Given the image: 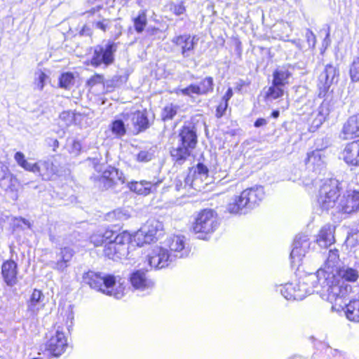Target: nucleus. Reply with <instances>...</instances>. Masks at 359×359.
Returning <instances> with one entry per match:
<instances>
[{
	"label": "nucleus",
	"mask_w": 359,
	"mask_h": 359,
	"mask_svg": "<svg viewBox=\"0 0 359 359\" xmlns=\"http://www.w3.org/2000/svg\"><path fill=\"white\" fill-rule=\"evenodd\" d=\"M339 257L338 251L337 250L329 251V255L327 260L325 262L324 266L320 268L318 271H323L324 274L322 275V285L325 287V291L327 293L323 292V296L326 295L327 301L335 302L337 305L341 306L343 305V297L344 296L351 290L352 287L351 285L345 283L339 284L336 277V273L337 272V268L336 264Z\"/></svg>",
	"instance_id": "1"
},
{
	"label": "nucleus",
	"mask_w": 359,
	"mask_h": 359,
	"mask_svg": "<svg viewBox=\"0 0 359 359\" xmlns=\"http://www.w3.org/2000/svg\"><path fill=\"white\" fill-rule=\"evenodd\" d=\"M83 281L92 289L102 293L121 299L125 294V281L112 275H102L101 273L89 271L83 275Z\"/></svg>",
	"instance_id": "2"
},
{
	"label": "nucleus",
	"mask_w": 359,
	"mask_h": 359,
	"mask_svg": "<svg viewBox=\"0 0 359 359\" xmlns=\"http://www.w3.org/2000/svg\"><path fill=\"white\" fill-rule=\"evenodd\" d=\"M14 159L19 166L24 170L33 172L45 181L53 180L59 175L58 167L49 159H41L34 163L28 162L25 154L18 151Z\"/></svg>",
	"instance_id": "3"
},
{
	"label": "nucleus",
	"mask_w": 359,
	"mask_h": 359,
	"mask_svg": "<svg viewBox=\"0 0 359 359\" xmlns=\"http://www.w3.org/2000/svg\"><path fill=\"white\" fill-rule=\"evenodd\" d=\"M324 272L322 271H317L316 273H309L302 278L297 283H295L296 292L293 296H289L290 298H293L295 300H302L307 295L313 292L319 293L322 298L327 300L326 295L323 296V292L327 293L325 291V287L322 285V275Z\"/></svg>",
	"instance_id": "4"
},
{
	"label": "nucleus",
	"mask_w": 359,
	"mask_h": 359,
	"mask_svg": "<svg viewBox=\"0 0 359 359\" xmlns=\"http://www.w3.org/2000/svg\"><path fill=\"white\" fill-rule=\"evenodd\" d=\"M340 189H341V183L336 179H327L320 186L317 205L323 211H327L330 208L336 210V203Z\"/></svg>",
	"instance_id": "5"
},
{
	"label": "nucleus",
	"mask_w": 359,
	"mask_h": 359,
	"mask_svg": "<svg viewBox=\"0 0 359 359\" xmlns=\"http://www.w3.org/2000/svg\"><path fill=\"white\" fill-rule=\"evenodd\" d=\"M132 241V236L127 231L118 233L113 241L108 242L104 248V255L113 260L127 257L129 254V244Z\"/></svg>",
	"instance_id": "6"
},
{
	"label": "nucleus",
	"mask_w": 359,
	"mask_h": 359,
	"mask_svg": "<svg viewBox=\"0 0 359 359\" xmlns=\"http://www.w3.org/2000/svg\"><path fill=\"white\" fill-rule=\"evenodd\" d=\"M218 226L217 213L212 210L205 209L197 216L193 226V231L198 235V238L206 239L207 236L212 233Z\"/></svg>",
	"instance_id": "7"
},
{
	"label": "nucleus",
	"mask_w": 359,
	"mask_h": 359,
	"mask_svg": "<svg viewBox=\"0 0 359 359\" xmlns=\"http://www.w3.org/2000/svg\"><path fill=\"white\" fill-rule=\"evenodd\" d=\"M143 260L147 269H161L169 266L173 262L168 250L159 245L148 248L144 252Z\"/></svg>",
	"instance_id": "8"
},
{
	"label": "nucleus",
	"mask_w": 359,
	"mask_h": 359,
	"mask_svg": "<svg viewBox=\"0 0 359 359\" xmlns=\"http://www.w3.org/2000/svg\"><path fill=\"white\" fill-rule=\"evenodd\" d=\"M118 43L109 40L105 44L97 45L93 48L90 64L94 67L103 65L107 67L114 61V53L116 52Z\"/></svg>",
	"instance_id": "9"
},
{
	"label": "nucleus",
	"mask_w": 359,
	"mask_h": 359,
	"mask_svg": "<svg viewBox=\"0 0 359 359\" xmlns=\"http://www.w3.org/2000/svg\"><path fill=\"white\" fill-rule=\"evenodd\" d=\"M359 210V191L347 190L342 195H339L336 203V212L349 215Z\"/></svg>",
	"instance_id": "10"
},
{
	"label": "nucleus",
	"mask_w": 359,
	"mask_h": 359,
	"mask_svg": "<svg viewBox=\"0 0 359 359\" xmlns=\"http://www.w3.org/2000/svg\"><path fill=\"white\" fill-rule=\"evenodd\" d=\"M163 244L173 262L177 258L187 257L190 252L186 238L182 235H172L166 238Z\"/></svg>",
	"instance_id": "11"
},
{
	"label": "nucleus",
	"mask_w": 359,
	"mask_h": 359,
	"mask_svg": "<svg viewBox=\"0 0 359 359\" xmlns=\"http://www.w3.org/2000/svg\"><path fill=\"white\" fill-rule=\"evenodd\" d=\"M339 75V72L336 67L332 65H327L325 67L318 77V97H325L329 93L330 86L337 81Z\"/></svg>",
	"instance_id": "12"
},
{
	"label": "nucleus",
	"mask_w": 359,
	"mask_h": 359,
	"mask_svg": "<svg viewBox=\"0 0 359 359\" xmlns=\"http://www.w3.org/2000/svg\"><path fill=\"white\" fill-rule=\"evenodd\" d=\"M351 292V290L348 291L343 297V305L339 306L336 304L335 302H330L332 304V310L339 311L346 309L345 313L348 319L351 321L358 322L359 321V292L358 294L357 299L350 300L348 303V295Z\"/></svg>",
	"instance_id": "13"
},
{
	"label": "nucleus",
	"mask_w": 359,
	"mask_h": 359,
	"mask_svg": "<svg viewBox=\"0 0 359 359\" xmlns=\"http://www.w3.org/2000/svg\"><path fill=\"white\" fill-rule=\"evenodd\" d=\"M311 242L308 236L305 234H299L296 236L290 257L292 262L294 264H299L302 259L309 252L310 249Z\"/></svg>",
	"instance_id": "14"
},
{
	"label": "nucleus",
	"mask_w": 359,
	"mask_h": 359,
	"mask_svg": "<svg viewBox=\"0 0 359 359\" xmlns=\"http://www.w3.org/2000/svg\"><path fill=\"white\" fill-rule=\"evenodd\" d=\"M130 282L135 290L142 292L143 295L149 293L154 287V282L147 278L146 273L137 270L131 273Z\"/></svg>",
	"instance_id": "15"
},
{
	"label": "nucleus",
	"mask_w": 359,
	"mask_h": 359,
	"mask_svg": "<svg viewBox=\"0 0 359 359\" xmlns=\"http://www.w3.org/2000/svg\"><path fill=\"white\" fill-rule=\"evenodd\" d=\"M172 42L179 48L184 57H189L194 53L195 47L198 43V39L190 34H183L175 36Z\"/></svg>",
	"instance_id": "16"
},
{
	"label": "nucleus",
	"mask_w": 359,
	"mask_h": 359,
	"mask_svg": "<svg viewBox=\"0 0 359 359\" xmlns=\"http://www.w3.org/2000/svg\"><path fill=\"white\" fill-rule=\"evenodd\" d=\"M67 346L68 344L65 334L59 328L56 330L55 335L52 336L46 344L47 351L55 357L61 355Z\"/></svg>",
	"instance_id": "17"
},
{
	"label": "nucleus",
	"mask_w": 359,
	"mask_h": 359,
	"mask_svg": "<svg viewBox=\"0 0 359 359\" xmlns=\"http://www.w3.org/2000/svg\"><path fill=\"white\" fill-rule=\"evenodd\" d=\"M213 90V79L210 76L203 79L200 83L191 84L180 91L183 95L191 97L194 94L206 95Z\"/></svg>",
	"instance_id": "18"
},
{
	"label": "nucleus",
	"mask_w": 359,
	"mask_h": 359,
	"mask_svg": "<svg viewBox=\"0 0 359 359\" xmlns=\"http://www.w3.org/2000/svg\"><path fill=\"white\" fill-rule=\"evenodd\" d=\"M264 196V190L261 186L247 189L241 192V198L245 200L248 210L258 205Z\"/></svg>",
	"instance_id": "19"
},
{
	"label": "nucleus",
	"mask_w": 359,
	"mask_h": 359,
	"mask_svg": "<svg viewBox=\"0 0 359 359\" xmlns=\"http://www.w3.org/2000/svg\"><path fill=\"white\" fill-rule=\"evenodd\" d=\"M341 157L349 165H359V140L348 143L341 153Z\"/></svg>",
	"instance_id": "20"
},
{
	"label": "nucleus",
	"mask_w": 359,
	"mask_h": 359,
	"mask_svg": "<svg viewBox=\"0 0 359 359\" xmlns=\"http://www.w3.org/2000/svg\"><path fill=\"white\" fill-rule=\"evenodd\" d=\"M325 156L323 150H315L307 154L305 163L307 167L312 169L313 172L320 173L325 168Z\"/></svg>",
	"instance_id": "21"
},
{
	"label": "nucleus",
	"mask_w": 359,
	"mask_h": 359,
	"mask_svg": "<svg viewBox=\"0 0 359 359\" xmlns=\"http://www.w3.org/2000/svg\"><path fill=\"white\" fill-rule=\"evenodd\" d=\"M193 149L197 144V135L194 126H184L178 135V142Z\"/></svg>",
	"instance_id": "22"
},
{
	"label": "nucleus",
	"mask_w": 359,
	"mask_h": 359,
	"mask_svg": "<svg viewBox=\"0 0 359 359\" xmlns=\"http://www.w3.org/2000/svg\"><path fill=\"white\" fill-rule=\"evenodd\" d=\"M74 254V250L69 247L61 248L60 252L57 255V261L52 262L50 263V266L60 272L65 271L69 266Z\"/></svg>",
	"instance_id": "23"
},
{
	"label": "nucleus",
	"mask_w": 359,
	"mask_h": 359,
	"mask_svg": "<svg viewBox=\"0 0 359 359\" xmlns=\"http://www.w3.org/2000/svg\"><path fill=\"white\" fill-rule=\"evenodd\" d=\"M18 179L10 172L8 166L1 167L0 186L6 191L13 192L17 190Z\"/></svg>",
	"instance_id": "24"
},
{
	"label": "nucleus",
	"mask_w": 359,
	"mask_h": 359,
	"mask_svg": "<svg viewBox=\"0 0 359 359\" xmlns=\"http://www.w3.org/2000/svg\"><path fill=\"white\" fill-rule=\"evenodd\" d=\"M160 182H151L142 180L140 182H131L128 184L130 191L140 195L147 196L156 190Z\"/></svg>",
	"instance_id": "25"
},
{
	"label": "nucleus",
	"mask_w": 359,
	"mask_h": 359,
	"mask_svg": "<svg viewBox=\"0 0 359 359\" xmlns=\"http://www.w3.org/2000/svg\"><path fill=\"white\" fill-rule=\"evenodd\" d=\"M342 133L344 139L359 137V114L348 118L344 125Z\"/></svg>",
	"instance_id": "26"
},
{
	"label": "nucleus",
	"mask_w": 359,
	"mask_h": 359,
	"mask_svg": "<svg viewBox=\"0 0 359 359\" xmlns=\"http://www.w3.org/2000/svg\"><path fill=\"white\" fill-rule=\"evenodd\" d=\"M334 227L330 224H326L321 228L316 239L320 247L326 248L334 243Z\"/></svg>",
	"instance_id": "27"
},
{
	"label": "nucleus",
	"mask_w": 359,
	"mask_h": 359,
	"mask_svg": "<svg viewBox=\"0 0 359 359\" xmlns=\"http://www.w3.org/2000/svg\"><path fill=\"white\" fill-rule=\"evenodd\" d=\"M45 306L44 296L41 291L34 290L30 299L28 302L27 310L32 316L37 315L39 311Z\"/></svg>",
	"instance_id": "28"
},
{
	"label": "nucleus",
	"mask_w": 359,
	"mask_h": 359,
	"mask_svg": "<svg viewBox=\"0 0 359 359\" xmlns=\"http://www.w3.org/2000/svg\"><path fill=\"white\" fill-rule=\"evenodd\" d=\"M1 272L5 282L8 285H13L16 282L17 264L13 260H8L4 262Z\"/></svg>",
	"instance_id": "29"
},
{
	"label": "nucleus",
	"mask_w": 359,
	"mask_h": 359,
	"mask_svg": "<svg viewBox=\"0 0 359 359\" xmlns=\"http://www.w3.org/2000/svg\"><path fill=\"white\" fill-rule=\"evenodd\" d=\"M191 150L189 147L177 143L173 146L170 150V155L172 160L178 165H182L185 161L190 156Z\"/></svg>",
	"instance_id": "30"
},
{
	"label": "nucleus",
	"mask_w": 359,
	"mask_h": 359,
	"mask_svg": "<svg viewBox=\"0 0 359 359\" xmlns=\"http://www.w3.org/2000/svg\"><path fill=\"white\" fill-rule=\"evenodd\" d=\"M142 232L147 235V241H152L156 238L158 231L163 229V224L158 220L149 219L142 226Z\"/></svg>",
	"instance_id": "31"
},
{
	"label": "nucleus",
	"mask_w": 359,
	"mask_h": 359,
	"mask_svg": "<svg viewBox=\"0 0 359 359\" xmlns=\"http://www.w3.org/2000/svg\"><path fill=\"white\" fill-rule=\"evenodd\" d=\"M227 211L231 214H245L248 208L245 204V200L241 198V194L236 196L229 203L226 207Z\"/></svg>",
	"instance_id": "32"
},
{
	"label": "nucleus",
	"mask_w": 359,
	"mask_h": 359,
	"mask_svg": "<svg viewBox=\"0 0 359 359\" xmlns=\"http://www.w3.org/2000/svg\"><path fill=\"white\" fill-rule=\"evenodd\" d=\"M131 121L138 131L145 130L149 127V120L145 111H137L132 114Z\"/></svg>",
	"instance_id": "33"
},
{
	"label": "nucleus",
	"mask_w": 359,
	"mask_h": 359,
	"mask_svg": "<svg viewBox=\"0 0 359 359\" xmlns=\"http://www.w3.org/2000/svg\"><path fill=\"white\" fill-rule=\"evenodd\" d=\"M290 76L291 73L287 68L284 67H280L273 72L272 82L273 84L283 87L286 83H287V80Z\"/></svg>",
	"instance_id": "34"
},
{
	"label": "nucleus",
	"mask_w": 359,
	"mask_h": 359,
	"mask_svg": "<svg viewBox=\"0 0 359 359\" xmlns=\"http://www.w3.org/2000/svg\"><path fill=\"white\" fill-rule=\"evenodd\" d=\"M339 276L346 281L355 282L359 277V273L358 270L351 267H342L341 269H337Z\"/></svg>",
	"instance_id": "35"
},
{
	"label": "nucleus",
	"mask_w": 359,
	"mask_h": 359,
	"mask_svg": "<svg viewBox=\"0 0 359 359\" xmlns=\"http://www.w3.org/2000/svg\"><path fill=\"white\" fill-rule=\"evenodd\" d=\"M109 128L112 134L116 138H121L126 133V125L121 119L113 121L110 124Z\"/></svg>",
	"instance_id": "36"
},
{
	"label": "nucleus",
	"mask_w": 359,
	"mask_h": 359,
	"mask_svg": "<svg viewBox=\"0 0 359 359\" xmlns=\"http://www.w3.org/2000/svg\"><path fill=\"white\" fill-rule=\"evenodd\" d=\"M134 27L137 33H142L147 23L146 11L142 10L137 17L133 18Z\"/></svg>",
	"instance_id": "37"
},
{
	"label": "nucleus",
	"mask_w": 359,
	"mask_h": 359,
	"mask_svg": "<svg viewBox=\"0 0 359 359\" xmlns=\"http://www.w3.org/2000/svg\"><path fill=\"white\" fill-rule=\"evenodd\" d=\"M110 170H111L112 173L110 180L107 182V185H104L106 188L111 187L114 184H117L118 182H120L121 184L126 182V177L122 172L114 167L111 168Z\"/></svg>",
	"instance_id": "38"
},
{
	"label": "nucleus",
	"mask_w": 359,
	"mask_h": 359,
	"mask_svg": "<svg viewBox=\"0 0 359 359\" xmlns=\"http://www.w3.org/2000/svg\"><path fill=\"white\" fill-rule=\"evenodd\" d=\"M325 353L328 359H353L345 352L339 349L332 348L330 346H327L325 348Z\"/></svg>",
	"instance_id": "39"
},
{
	"label": "nucleus",
	"mask_w": 359,
	"mask_h": 359,
	"mask_svg": "<svg viewBox=\"0 0 359 359\" xmlns=\"http://www.w3.org/2000/svg\"><path fill=\"white\" fill-rule=\"evenodd\" d=\"M283 86L273 84L272 82V85L268 88L266 93V98L271 100H276L281 97L283 95Z\"/></svg>",
	"instance_id": "40"
},
{
	"label": "nucleus",
	"mask_w": 359,
	"mask_h": 359,
	"mask_svg": "<svg viewBox=\"0 0 359 359\" xmlns=\"http://www.w3.org/2000/svg\"><path fill=\"white\" fill-rule=\"evenodd\" d=\"M193 181L194 180L191 181L189 176H178L175 181V190L180 191L182 189H185L187 187L192 186Z\"/></svg>",
	"instance_id": "41"
},
{
	"label": "nucleus",
	"mask_w": 359,
	"mask_h": 359,
	"mask_svg": "<svg viewBox=\"0 0 359 359\" xmlns=\"http://www.w3.org/2000/svg\"><path fill=\"white\" fill-rule=\"evenodd\" d=\"M74 83V76L72 73H63L60 77V86L65 89H70Z\"/></svg>",
	"instance_id": "42"
},
{
	"label": "nucleus",
	"mask_w": 359,
	"mask_h": 359,
	"mask_svg": "<svg viewBox=\"0 0 359 359\" xmlns=\"http://www.w3.org/2000/svg\"><path fill=\"white\" fill-rule=\"evenodd\" d=\"M280 292L284 298L287 300H294L293 298H290L289 296H293L296 292V287L294 283H286L284 285H280Z\"/></svg>",
	"instance_id": "43"
},
{
	"label": "nucleus",
	"mask_w": 359,
	"mask_h": 359,
	"mask_svg": "<svg viewBox=\"0 0 359 359\" xmlns=\"http://www.w3.org/2000/svg\"><path fill=\"white\" fill-rule=\"evenodd\" d=\"M349 75L352 81H359V57L354 58L350 65Z\"/></svg>",
	"instance_id": "44"
},
{
	"label": "nucleus",
	"mask_w": 359,
	"mask_h": 359,
	"mask_svg": "<svg viewBox=\"0 0 359 359\" xmlns=\"http://www.w3.org/2000/svg\"><path fill=\"white\" fill-rule=\"evenodd\" d=\"M178 110V107L177 105H173L170 104L164 107L162 111V118L163 121L171 120L176 115Z\"/></svg>",
	"instance_id": "45"
},
{
	"label": "nucleus",
	"mask_w": 359,
	"mask_h": 359,
	"mask_svg": "<svg viewBox=\"0 0 359 359\" xmlns=\"http://www.w3.org/2000/svg\"><path fill=\"white\" fill-rule=\"evenodd\" d=\"M320 97L324 98V100H323V102L321 103V104L319 106V107H320L322 111L324 113H325V114L329 116L330 111L332 109V105H333L332 97L330 95V93H327L326 96Z\"/></svg>",
	"instance_id": "46"
},
{
	"label": "nucleus",
	"mask_w": 359,
	"mask_h": 359,
	"mask_svg": "<svg viewBox=\"0 0 359 359\" xmlns=\"http://www.w3.org/2000/svg\"><path fill=\"white\" fill-rule=\"evenodd\" d=\"M314 114L316 117L314 118L312 122V125L316 128H318L319 126H320L328 117V116L322 111L320 107L318 108Z\"/></svg>",
	"instance_id": "47"
},
{
	"label": "nucleus",
	"mask_w": 359,
	"mask_h": 359,
	"mask_svg": "<svg viewBox=\"0 0 359 359\" xmlns=\"http://www.w3.org/2000/svg\"><path fill=\"white\" fill-rule=\"evenodd\" d=\"M142 228L141 227L134 235L133 240L136 244L139 246L143 245L145 243H149L152 241H147V235L142 232Z\"/></svg>",
	"instance_id": "48"
},
{
	"label": "nucleus",
	"mask_w": 359,
	"mask_h": 359,
	"mask_svg": "<svg viewBox=\"0 0 359 359\" xmlns=\"http://www.w3.org/2000/svg\"><path fill=\"white\" fill-rule=\"evenodd\" d=\"M35 76V85L39 90H41L44 87L48 76L41 70L37 71Z\"/></svg>",
	"instance_id": "49"
},
{
	"label": "nucleus",
	"mask_w": 359,
	"mask_h": 359,
	"mask_svg": "<svg viewBox=\"0 0 359 359\" xmlns=\"http://www.w3.org/2000/svg\"><path fill=\"white\" fill-rule=\"evenodd\" d=\"M154 157V153L149 151H141L137 155V160L139 162L146 163L150 161Z\"/></svg>",
	"instance_id": "50"
},
{
	"label": "nucleus",
	"mask_w": 359,
	"mask_h": 359,
	"mask_svg": "<svg viewBox=\"0 0 359 359\" xmlns=\"http://www.w3.org/2000/svg\"><path fill=\"white\" fill-rule=\"evenodd\" d=\"M81 149V144L79 141L73 140L71 144L68 146V151L74 156L79 154Z\"/></svg>",
	"instance_id": "51"
},
{
	"label": "nucleus",
	"mask_w": 359,
	"mask_h": 359,
	"mask_svg": "<svg viewBox=\"0 0 359 359\" xmlns=\"http://www.w3.org/2000/svg\"><path fill=\"white\" fill-rule=\"evenodd\" d=\"M90 242L95 246L101 245L105 243L102 231H98L97 232L93 233L90 236Z\"/></svg>",
	"instance_id": "52"
},
{
	"label": "nucleus",
	"mask_w": 359,
	"mask_h": 359,
	"mask_svg": "<svg viewBox=\"0 0 359 359\" xmlns=\"http://www.w3.org/2000/svg\"><path fill=\"white\" fill-rule=\"evenodd\" d=\"M194 175L196 176H198L200 178H202L203 177H207L208 169V168L204 165L203 163H198L196 167L194 168Z\"/></svg>",
	"instance_id": "53"
},
{
	"label": "nucleus",
	"mask_w": 359,
	"mask_h": 359,
	"mask_svg": "<svg viewBox=\"0 0 359 359\" xmlns=\"http://www.w3.org/2000/svg\"><path fill=\"white\" fill-rule=\"evenodd\" d=\"M113 214L116 219L121 221L126 220L130 217V215L128 210L122 209H117L114 210Z\"/></svg>",
	"instance_id": "54"
},
{
	"label": "nucleus",
	"mask_w": 359,
	"mask_h": 359,
	"mask_svg": "<svg viewBox=\"0 0 359 359\" xmlns=\"http://www.w3.org/2000/svg\"><path fill=\"white\" fill-rule=\"evenodd\" d=\"M305 36L308 43L309 48H313L316 46V39L313 32L310 29H306Z\"/></svg>",
	"instance_id": "55"
},
{
	"label": "nucleus",
	"mask_w": 359,
	"mask_h": 359,
	"mask_svg": "<svg viewBox=\"0 0 359 359\" xmlns=\"http://www.w3.org/2000/svg\"><path fill=\"white\" fill-rule=\"evenodd\" d=\"M104 0H89L90 4H95L98 3V4L95 7L90 9V11L86 13V15L89 17L90 15L98 12L103 6Z\"/></svg>",
	"instance_id": "56"
},
{
	"label": "nucleus",
	"mask_w": 359,
	"mask_h": 359,
	"mask_svg": "<svg viewBox=\"0 0 359 359\" xmlns=\"http://www.w3.org/2000/svg\"><path fill=\"white\" fill-rule=\"evenodd\" d=\"M104 81V76L102 74H95L91 76L87 81L88 86L93 87L98 83H102Z\"/></svg>",
	"instance_id": "57"
},
{
	"label": "nucleus",
	"mask_w": 359,
	"mask_h": 359,
	"mask_svg": "<svg viewBox=\"0 0 359 359\" xmlns=\"http://www.w3.org/2000/svg\"><path fill=\"white\" fill-rule=\"evenodd\" d=\"M110 23V20L108 19H102V20H97L93 22V26L99 29L103 32H106L107 27H109V24Z\"/></svg>",
	"instance_id": "58"
},
{
	"label": "nucleus",
	"mask_w": 359,
	"mask_h": 359,
	"mask_svg": "<svg viewBox=\"0 0 359 359\" xmlns=\"http://www.w3.org/2000/svg\"><path fill=\"white\" fill-rule=\"evenodd\" d=\"M171 11L177 15L182 14L185 11V8L182 3L173 4L170 6Z\"/></svg>",
	"instance_id": "59"
},
{
	"label": "nucleus",
	"mask_w": 359,
	"mask_h": 359,
	"mask_svg": "<svg viewBox=\"0 0 359 359\" xmlns=\"http://www.w3.org/2000/svg\"><path fill=\"white\" fill-rule=\"evenodd\" d=\"M112 168L111 166H107V168L103 171L100 180L104 183V185H107V182L110 180L111 175V170H110V168Z\"/></svg>",
	"instance_id": "60"
},
{
	"label": "nucleus",
	"mask_w": 359,
	"mask_h": 359,
	"mask_svg": "<svg viewBox=\"0 0 359 359\" xmlns=\"http://www.w3.org/2000/svg\"><path fill=\"white\" fill-rule=\"evenodd\" d=\"M227 107H228V103H226V102L222 101L220 102V104L218 105V107H217L216 116L217 118L222 117L224 114V113L227 109Z\"/></svg>",
	"instance_id": "61"
},
{
	"label": "nucleus",
	"mask_w": 359,
	"mask_h": 359,
	"mask_svg": "<svg viewBox=\"0 0 359 359\" xmlns=\"http://www.w3.org/2000/svg\"><path fill=\"white\" fill-rule=\"evenodd\" d=\"M60 118L61 120L66 121V125L68 126L71 124L74 120V116L72 113L69 111H63L60 114Z\"/></svg>",
	"instance_id": "62"
},
{
	"label": "nucleus",
	"mask_w": 359,
	"mask_h": 359,
	"mask_svg": "<svg viewBox=\"0 0 359 359\" xmlns=\"http://www.w3.org/2000/svg\"><path fill=\"white\" fill-rule=\"evenodd\" d=\"M101 231L102 233L105 242H111V241H113L115 236L117 235L116 232L113 231L112 230L107 229Z\"/></svg>",
	"instance_id": "63"
},
{
	"label": "nucleus",
	"mask_w": 359,
	"mask_h": 359,
	"mask_svg": "<svg viewBox=\"0 0 359 359\" xmlns=\"http://www.w3.org/2000/svg\"><path fill=\"white\" fill-rule=\"evenodd\" d=\"M232 96L233 90L231 88H229L226 92L225 93L224 95L223 96L222 101L228 103L229 100L231 98Z\"/></svg>",
	"instance_id": "64"
}]
</instances>
